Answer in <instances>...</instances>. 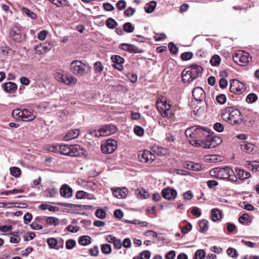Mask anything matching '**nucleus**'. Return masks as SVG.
<instances>
[{"mask_svg":"<svg viewBox=\"0 0 259 259\" xmlns=\"http://www.w3.org/2000/svg\"><path fill=\"white\" fill-rule=\"evenodd\" d=\"M209 134L210 130L207 128L197 125L191 126L185 131V135L191 145L203 148Z\"/></svg>","mask_w":259,"mask_h":259,"instance_id":"nucleus-1","label":"nucleus"},{"mask_svg":"<svg viewBox=\"0 0 259 259\" xmlns=\"http://www.w3.org/2000/svg\"><path fill=\"white\" fill-rule=\"evenodd\" d=\"M222 117L224 120L232 125H238L242 122V115L240 111L231 106L225 109Z\"/></svg>","mask_w":259,"mask_h":259,"instance_id":"nucleus-2","label":"nucleus"},{"mask_svg":"<svg viewBox=\"0 0 259 259\" xmlns=\"http://www.w3.org/2000/svg\"><path fill=\"white\" fill-rule=\"evenodd\" d=\"M210 175L220 179H228L232 182L237 181L236 175L229 167H215L210 171Z\"/></svg>","mask_w":259,"mask_h":259,"instance_id":"nucleus-3","label":"nucleus"},{"mask_svg":"<svg viewBox=\"0 0 259 259\" xmlns=\"http://www.w3.org/2000/svg\"><path fill=\"white\" fill-rule=\"evenodd\" d=\"M88 66L79 60L73 61L70 65V71L77 76H83L88 73Z\"/></svg>","mask_w":259,"mask_h":259,"instance_id":"nucleus-4","label":"nucleus"},{"mask_svg":"<svg viewBox=\"0 0 259 259\" xmlns=\"http://www.w3.org/2000/svg\"><path fill=\"white\" fill-rule=\"evenodd\" d=\"M169 102V101H165L156 103L157 109L163 117L169 118L174 115Z\"/></svg>","mask_w":259,"mask_h":259,"instance_id":"nucleus-5","label":"nucleus"},{"mask_svg":"<svg viewBox=\"0 0 259 259\" xmlns=\"http://www.w3.org/2000/svg\"><path fill=\"white\" fill-rule=\"evenodd\" d=\"M117 128L112 125H106L102 126L99 130L95 131L93 134L96 137H105L115 133Z\"/></svg>","mask_w":259,"mask_h":259,"instance_id":"nucleus-6","label":"nucleus"},{"mask_svg":"<svg viewBox=\"0 0 259 259\" xmlns=\"http://www.w3.org/2000/svg\"><path fill=\"white\" fill-rule=\"evenodd\" d=\"M246 89L245 84L237 79L233 80L230 84V92L235 94H241Z\"/></svg>","mask_w":259,"mask_h":259,"instance_id":"nucleus-7","label":"nucleus"},{"mask_svg":"<svg viewBox=\"0 0 259 259\" xmlns=\"http://www.w3.org/2000/svg\"><path fill=\"white\" fill-rule=\"evenodd\" d=\"M204 148L212 149L216 147L222 142V139L217 136H213L211 134L206 139Z\"/></svg>","mask_w":259,"mask_h":259,"instance_id":"nucleus-8","label":"nucleus"},{"mask_svg":"<svg viewBox=\"0 0 259 259\" xmlns=\"http://www.w3.org/2000/svg\"><path fill=\"white\" fill-rule=\"evenodd\" d=\"M251 59L249 55L246 52H239L233 56L234 62L241 66H244L249 63Z\"/></svg>","mask_w":259,"mask_h":259,"instance_id":"nucleus-9","label":"nucleus"},{"mask_svg":"<svg viewBox=\"0 0 259 259\" xmlns=\"http://www.w3.org/2000/svg\"><path fill=\"white\" fill-rule=\"evenodd\" d=\"M117 148V142L113 139H108L101 145V150L104 153L110 154Z\"/></svg>","mask_w":259,"mask_h":259,"instance_id":"nucleus-10","label":"nucleus"},{"mask_svg":"<svg viewBox=\"0 0 259 259\" xmlns=\"http://www.w3.org/2000/svg\"><path fill=\"white\" fill-rule=\"evenodd\" d=\"M139 159L141 162L150 164L155 159V156L148 150L140 151L139 154Z\"/></svg>","mask_w":259,"mask_h":259,"instance_id":"nucleus-11","label":"nucleus"},{"mask_svg":"<svg viewBox=\"0 0 259 259\" xmlns=\"http://www.w3.org/2000/svg\"><path fill=\"white\" fill-rule=\"evenodd\" d=\"M52 45L51 43L40 44L34 47V50L37 54H41L51 50Z\"/></svg>","mask_w":259,"mask_h":259,"instance_id":"nucleus-12","label":"nucleus"},{"mask_svg":"<svg viewBox=\"0 0 259 259\" xmlns=\"http://www.w3.org/2000/svg\"><path fill=\"white\" fill-rule=\"evenodd\" d=\"M113 195L119 199L124 198L127 196L128 190L127 189L123 187L122 188H117L112 189Z\"/></svg>","mask_w":259,"mask_h":259,"instance_id":"nucleus-13","label":"nucleus"},{"mask_svg":"<svg viewBox=\"0 0 259 259\" xmlns=\"http://www.w3.org/2000/svg\"><path fill=\"white\" fill-rule=\"evenodd\" d=\"M70 156L76 157L83 154L84 150L80 145H70Z\"/></svg>","mask_w":259,"mask_h":259,"instance_id":"nucleus-14","label":"nucleus"},{"mask_svg":"<svg viewBox=\"0 0 259 259\" xmlns=\"http://www.w3.org/2000/svg\"><path fill=\"white\" fill-rule=\"evenodd\" d=\"M163 197L167 200L174 199L177 195V191L172 188H165L162 191Z\"/></svg>","mask_w":259,"mask_h":259,"instance_id":"nucleus-15","label":"nucleus"},{"mask_svg":"<svg viewBox=\"0 0 259 259\" xmlns=\"http://www.w3.org/2000/svg\"><path fill=\"white\" fill-rule=\"evenodd\" d=\"M192 94L194 98L197 101H201L205 97V93L202 88L200 87L194 88Z\"/></svg>","mask_w":259,"mask_h":259,"instance_id":"nucleus-16","label":"nucleus"},{"mask_svg":"<svg viewBox=\"0 0 259 259\" xmlns=\"http://www.w3.org/2000/svg\"><path fill=\"white\" fill-rule=\"evenodd\" d=\"M60 194L65 198H70L72 196V189L66 184L63 185L60 189Z\"/></svg>","mask_w":259,"mask_h":259,"instance_id":"nucleus-17","label":"nucleus"},{"mask_svg":"<svg viewBox=\"0 0 259 259\" xmlns=\"http://www.w3.org/2000/svg\"><path fill=\"white\" fill-rule=\"evenodd\" d=\"M3 90L8 93H14L17 89V85L16 83L12 82H8L3 84Z\"/></svg>","mask_w":259,"mask_h":259,"instance_id":"nucleus-18","label":"nucleus"},{"mask_svg":"<svg viewBox=\"0 0 259 259\" xmlns=\"http://www.w3.org/2000/svg\"><path fill=\"white\" fill-rule=\"evenodd\" d=\"M182 80L184 82H190L195 79V78H193L192 72H191L188 68H187L182 72Z\"/></svg>","mask_w":259,"mask_h":259,"instance_id":"nucleus-19","label":"nucleus"},{"mask_svg":"<svg viewBox=\"0 0 259 259\" xmlns=\"http://www.w3.org/2000/svg\"><path fill=\"white\" fill-rule=\"evenodd\" d=\"M188 68L191 72H192L193 78L195 79L198 77L199 74L201 73L203 70L202 68L200 66L197 65H192Z\"/></svg>","mask_w":259,"mask_h":259,"instance_id":"nucleus-20","label":"nucleus"},{"mask_svg":"<svg viewBox=\"0 0 259 259\" xmlns=\"http://www.w3.org/2000/svg\"><path fill=\"white\" fill-rule=\"evenodd\" d=\"M79 135V131L78 130H72L69 131L65 136L63 138L64 141H70L75 139L78 137Z\"/></svg>","mask_w":259,"mask_h":259,"instance_id":"nucleus-21","label":"nucleus"},{"mask_svg":"<svg viewBox=\"0 0 259 259\" xmlns=\"http://www.w3.org/2000/svg\"><path fill=\"white\" fill-rule=\"evenodd\" d=\"M35 116L28 109L23 110L22 120L31 121L34 119Z\"/></svg>","mask_w":259,"mask_h":259,"instance_id":"nucleus-22","label":"nucleus"},{"mask_svg":"<svg viewBox=\"0 0 259 259\" xmlns=\"http://www.w3.org/2000/svg\"><path fill=\"white\" fill-rule=\"evenodd\" d=\"M236 177L240 180H244L250 177V174L249 172L245 171L240 168L236 169Z\"/></svg>","mask_w":259,"mask_h":259,"instance_id":"nucleus-23","label":"nucleus"},{"mask_svg":"<svg viewBox=\"0 0 259 259\" xmlns=\"http://www.w3.org/2000/svg\"><path fill=\"white\" fill-rule=\"evenodd\" d=\"M254 145L250 143L243 142L241 144V150L246 153H251L254 150Z\"/></svg>","mask_w":259,"mask_h":259,"instance_id":"nucleus-24","label":"nucleus"},{"mask_svg":"<svg viewBox=\"0 0 259 259\" xmlns=\"http://www.w3.org/2000/svg\"><path fill=\"white\" fill-rule=\"evenodd\" d=\"M10 35L13 37V39L17 42L21 41L20 30L17 27L13 28L10 31Z\"/></svg>","mask_w":259,"mask_h":259,"instance_id":"nucleus-25","label":"nucleus"},{"mask_svg":"<svg viewBox=\"0 0 259 259\" xmlns=\"http://www.w3.org/2000/svg\"><path fill=\"white\" fill-rule=\"evenodd\" d=\"M64 83L68 85H74L77 82V79L71 75L66 74Z\"/></svg>","mask_w":259,"mask_h":259,"instance_id":"nucleus-26","label":"nucleus"},{"mask_svg":"<svg viewBox=\"0 0 259 259\" xmlns=\"http://www.w3.org/2000/svg\"><path fill=\"white\" fill-rule=\"evenodd\" d=\"M186 168L190 170L199 171L201 169L202 167L200 164L193 162H189L186 164Z\"/></svg>","mask_w":259,"mask_h":259,"instance_id":"nucleus-27","label":"nucleus"},{"mask_svg":"<svg viewBox=\"0 0 259 259\" xmlns=\"http://www.w3.org/2000/svg\"><path fill=\"white\" fill-rule=\"evenodd\" d=\"M71 145H60V153L62 155L70 156Z\"/></svg>","mask_w":259,"mask_h":259,"instance_id":"nucleus-28","label":"nucleus"},{"mask_svg":"<svg viewBox=\"0 0 259 259\" xmlns=\"http://www.w3.org/2000/svg\"><path fill=\"white\" fill-rule=\"evenodd\" d=\"M222 213L218 208H213L211 210V220L216 222L221 218Z\"/></svg>","mask_w":259,"mask_h":259,"instance_id":"nucleus-29","label":"nucleus"},{"mask_svg":"<svg viewBox=\"0 0 259 259\" xmlns=\"http://www.w3.org/2000/svg\"><path fill=\"white\" fill-rule=\"evenodd\" d=\"M49 1L57 7L69 6V2L67 0H49Z\"/></svg>","mask_w":259,"mask_h":259,"instance_id":"nucleus-30","label":"nucleus"},{"mask_svg":"<svg viewBox=\"0 0 259 259\" xmlns=\"http://www.w3.org/2000/svg\"><path fill=\"white\" fill-rule=\"evenodd\" d=\"M208 222L206 220H202L199 222V231L200 232H205L208 229Z\"/></svg>","mask_w":259,"mask_h":259,"instance_id":"nucleus-31","label":"nucleus"},{"mask_svg":"<svg viewBox=\"0 0 259 259\" xmlns=\"http://www.w3.org/2000/svg\"><path fill=\"white\" fill-rule=\"evenodd\" d=\"M156 6V3L155 1H151L150 3L147 4L144 7L145 11L147 13H151L153 12Z\"/></svg>","mask_w":259,"mask_h":259,"instance_id":"nucleus-32","label":"nucleus"},{"mask_svg":"<svg viewBox=\"0 0 259 259\" xmlns=\"http://www.w3.org/2000/svg\"><path fill=\"white\" fill-rule=\"evenodd\" d=\"M91 237L89 236L84 235L79 238L78 243L82 246H86L91 243Z\"/></svg>","mask_w":259,"mask_h":259,"instance_id":"nucleus-33","label":"nucleus"},{"mask_svg":"<svg viewBox=\"0 0 259 259\" xmlns=\"http://www.w3.org/2000/svg\"><path fill=\"white\" fill-rule=\"evenodd\" d=\"M23 110L20 109H14L12 113V116L18 120H22Z\"/></svg>","mask_w":259,"mask_h":259,"instance_id":"nucleus-34","label":"nucleus"},{"mask_svg":"<svg viewBox=\"0 0 259 259\" xmlns=\"http://www.w3.org/2000/svg\"><path fill=\"white\" fill-rule=\"evenodd\" d=\"M65 76L66 74L64 73L63 71H57L54 74L55 78L59 81L63 83H64V80H65Z\"/></svg>","mask_w":259,"mask_h":259,"instance_id":"nucleus-35","label":"nucleus"},{"mask_svg":"<svg viewBox=\"0 0 259 259\" xmlns=\"http://www.w3.org/2000/svg\"><path fill=\"white\" fill-rule=\"evenodd\" d=\"M94 70L96 73H101L104 69V66L100 61L95 63L94 65Z\"/></svg>","mask_w":259,"mask_h":259,"instance_id":"nucleus-36","label":"nucleus"},{"mask_svg":"<svg viewBox=\"0 0 259 259\" xmlns=\"http://www.w3.org/2000/svg\"><path fill=\"white\" fill-rule=\"evenodd\" d=\"M136 194L138 197L141 198L146 199L148 197V193L145 189L137 190L136 191Z\"/></svg>","mask_w":259,"mask_h":259,"instance_id":"nucleus-37","label":"nucleus"},{"mask_svg":"<svg viewBox=\"0 0 259 259\" xmlns=\"http://www.w3.org/2000/svg\"><path fill=\"white\" fill-rule=\"evenodd\" d=\"M106 25L109 28L114 29L117 25V23L113 18H109L107 20Z\"/></svg>","mask_w":259,"mask_h":259,"instance_id":"nucleus-38","label":"nucleus"},{"mask_svg":"<svg viewBox=\"0 0 259 259\" xmlns=\"http://www.w3.org/2000/svg\"><path fill=\"white\" fill-rule=\"evenodd\" d=\"M221 62V58L219 56L215 55L213 56L210 60V64L213 66H217L220 65Z\"/></svg>","mask_w":259,"mask_h":259,"instance_id":"nucleus-39","label":"nucleus"},{"mask_svg":"<svg viewBox=\"0 0 259 259\" xmlns=\"http://www.w3.org/2000/svg\"><path fill=\"white\" fill-rule=\"evenodd\" d=\"M10 174L15 178H18L21 175V170L17 167H12L10 168Z\"/></svg>","mask_w":259,"mask_h":259,"instance_id":"nucleus-40","label":"nucleus"},{"mask_svg":"<svg viewBox=\"0 0 259 259\" xmlns=\"http://www.w3.org/2000/svg\"><path fill=\"white\" fill-rule=\"evenodd\" d=\"M257 96L255 94L250 93L246 97V101L248 103H252L257 100Z\"/></svg>","mask_w":259,"mask_h":259,"instance_id":"nucleus-41","label":"nucleus"},{"mask_svg":"<svg viewBox=\"0 0 259 259\" xmlns=\"http://www.w3.org/2000/svg\"><path fill=\"white\" fill-rule=\"evenodd\" d=\"M102 252L105 254H109L111 252V246L108 244H104L101 248Z\"/></svg>","mask_w":259,"mask_h":259,"instance_id":"nucleus-42","label":"nucleus"},{"mask_svg":"<svg viewBox=\"0 0 259 259\" xmlns=\"http://www.w3.org/2000/svg\"><path fill=\"white\" fill-rule=\"evenodd\" d=\"M112 62L115 64H123L124 59L122 57L118 55H113L111 57Z\"/></svg>","mask_w":259,"mask_h":259,"instance_id":"nucleus-43","label":"nucleus"},{"mask_svg":"<svg viewBox=\"0 0 259 259\" xmlns=\"http://www.w3.org/2000/svg\"><path fill=\"white\" fill-rule=\"evenodd\" d=\"M123 30L127 33H131L134 30V27L131 22H126L123 25Z\"/></svg>","mask_w":259,"mask_h":259,"instance_id":"nucleus-44","label":"nucleus"},{"mask_svg":"<svg viewBox=\"0 0 259 259\" xmlns=\"http://www.w3.org/2000/svg\"><path fill=\"white\" fill-rule=\"evenodd\" d=\"M89 193L83 191H78L76 194V198L77 199H85L89 198Z\"/></svg>","mask_w":259,"mask_h":259,"instance_id":"nucleus-45","label":"nucleus"},{"mask_svg":"<svg viewBox=\"0 0 259 259\" xmlns=\"http://www.w3.org/2000/svg\"><path fill=\"white\" fill-rule=\"evenodd\" d=\"M144 51L142 49H140L133 45H130L128 52L131 53H142Z\"/></svg>","mask_w":259,"mask_h":259,"instance_id":"nucleus-46","label":"nucleus"},{"mask_svg":"<svg viewBox=\"0 0 259 259\" xmlns=\"http://www.w3.org/2000/svg\"><path fill=\"white\" fill-rule=\"evenodd\" d=\"M46 222L48 225L57 226L59 224V220L54 217H48L46 220Z\"/></svg>","mask_w":259,"mask_h":259,"instance_id":"nucleus-47","label":"nucleus"},{"mask_svg":"<svg viewBox=\"0 0 259 259\" xmlns=\"http://www.w3.org/2000/svg\"><path fill=\"white\" fill-rule=\"evenodd\" d=\"M168 47L170 53L172 54H176L178 53V48L174 42H169L168 45Z\"/></svg>","mask_w":259,"mask_h":259,"instance_id":"nucleus-48","label":"nucleus"},{"mask_svg":"<svg viewBox=\"0 0 259 259\" xmlns=\"http://www.w3.org/2000/svg\"><path fill=\"white\" fill-rule=\"evenodd\" d=\"M205 256V253L202 249L198 250L195 254V259H204Z\"/></svg>","mask_w":259,"mask_h":259,"instance_id":"nucleus-49","label":"nucleus"},{"mask_svg":"<svg viewBox=\"0 0 259 259\" xmlns=\"http://www.w3.org/2000/svg\"><path fill=\"white\" fill-rule=\"evenodd\" d=\"M193 56L192 52H184L181 55V58L184 61H188L190 60Z\"/></svg>","mask_w":259,"mask_h":259,"instance_id":"nucleus-50","label":"nucleus"},{"mask_svg":"<svg viewBox=\"0 0 259 259\" xmlns=\"http://www.w3.org/2000/svg\"><path fill=\"white\" fill-rule=\"evenodd\" d=\"M47 243L50 248H53L57 245L58 241L57 240L54 238H49L47 240Z\"/></svg>","mask_w":259,"mask_h":259,"instance_id":"nucleus-51","label":"nucleus"},{"mask_svg":"<svg viewBox=\"0 0 259 259\" xmlns=\"http://www.w3.org/2000/svg\"><path fill=\"white\" fill-rule=\"evenodd\" d=\"M96 215L97 218L100 219H103L106 217L105 211L101 209H98L96 211Z\"/></svg>","mask_w":259,"mask_h":259,"instance_id":"nucleus-52","label":"nucleus"},{"mask_svg":"<svg viewBox=\"0 0 259 259\" xmlns=\"http://www.w3.org/2000/svg\"><path fill=\"white\" fill-rule=\"evenodd\" d=\"M217 101L220 104H224L226 102V97L224 94H220L216 97Z\"/></svg>","mask_w":259,"mask_h":259,"instance_id":"nucleus-53","label":"nucleus"},{"mask_svg":"<svg viewBox=\"0 0 259 259\" xmlns=\"http://www.w3.org/2000/svg\"><path fill=\"white\" fill-rule=\"evenodd\" d=\"M154 151L156 154L159 156L165 155L167 153V151L165 149L159 147L156 148V149H154Z\"/></svg>","mask_w":259,"mask_h":259,"instance_id":"nucleus-54","label":"nucleus"},{"mask_svg":"<svg viewBox=\"0 0 259 259\" xmlns=\"http://www.w3.org/2000/svg\"><path fill=\"white\" fill-rule=\"evenodd\" d=\"M227 254L232 257H236L238 255L237 250L233 248H229L227 250Z\"/></svg>","mask_w":259,"mask_h":259,"instance_id":"nucleus-55","label":"nucleus"},{"mask_svg":"<svg viewBox=\"0 0 259 259\" xmlns=\"http://www.w3.org/2000/svg\"><path fill=\"white\" fill-rule=\"evenodd\" d=\"M144 132V129L140 126H136L134 128V133L139 137L143 135Z\"/></svg>","mask_w":259,"mask_h":259,"instance_id":"nucleus-56","label":"nucleus"},{"mask_svg":"<svg viewBox=\"0 0 259 259\" xmlns=\"http://www.w3.org/2000/svg\"><path fill=\"white\" fill-rule=\"evenodd\" d=\"M76 242L73 239H69L66 241V247L68 249H72L75 245Z\"/></svg>","mask_w":259,"mask_h":259,"instance_id":"nucleus-57","label":"nucleus"},{"mask_svg":"<svg viewBox=\"0 0 259 259\" xmlns=\"http://www.w3.org/2000/svg\"><path fill=\"white\" fill-rule=\"evenodd\" d=\"M48 34V31L42 30L38 33L37 37L39 40H44L46 39Z\"/></svg>","mask_w":259,"mask_h":259,"instance_id":"nucleus-58","label":"nucleus"},{"mask_svg":"<svg viewBox=\"0 0 259 259\" xmlns=\"http://www.w3.org/2000/svg\"><path fill=\"white\" fill-rule=\"evenodd\" d=\"M193 197V194L191 191L189 190L183 194V198L186 200H190Z\"/></svg>","mask_w":259,"mask_h":259,"instance_id":"nucleus-59","label":"nucleus"},{"mask_svg":"<svg viewBox=\"0 0 259 259\" xmlns=\"http://www.w3.org/2000/svg\"><path fill=\"white\" fill-rule=\"evenodd\" d=\"M57 194V191L54 189H50L46 190V195L48 197H53Z\"/></svg>","mask_w":259,"mask_h":259,"instance_id":"nucleus-60","label":"nucleus"},{"mask_svg":"<svg viewBox=\"0 0 259 259\" xmlns=\"http://www.w3.org/2000/svg\"><path fill=\"white\" fill-rule=\"evenodd\" d=\"M116 6L119 10H122L125 8L126 2L124 0H120L116 3Z\"/></svg>","mask_w":259,"mask_h":259,"instance_id":"nucleus-61","label":"nucleus"},{"mask_svg":"<svg viewBox=\"0 0 259 259\" xmlns=\"http://www.w3.org/2000/svg\"><path fill=\"white\" fill-rule=\"evenodd\" d=\"M213 128L218 132H222L224 131V125L220 123L217 122L213 125Z\"/></svg>","mask_w":259,"mask_h":259,"instance_id":"nucleus-62","label":"nucleus"},{"mask_svg":"<svg viewBox=\"0 0 259 259\" xmlns=\"http://www.w3.org/2000/svg\"><path fill=\"white\" fill-rule=\"evenodd\" d=\"M249 220V215L247 213L243 214L242 216L239 218V222L241 224H244L245 222H247Z\"/></svg>","mask_w":259,"mask_h":259,"instance_id":"nucleus-63","label":"nucleus"},{"mask_svg":"<svg viewBox=\"0 0 259 259\" xmlns=\"http://www.w3.org/2000/svg\"><path fill=\"white\" fill-rule=\"evenodd\" d=\"M140 259H149L151 256V253L149 251L145 250L140 254Z\"/></svg>","mask_w":259,"mask_h":259,"instance_id":"nucleus-64","label":"nucleus"}]
</instances>
